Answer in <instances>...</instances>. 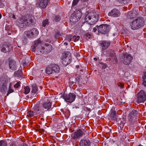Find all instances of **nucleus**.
I'll use <instances>...</instances> for the list:
<instances>
[{
    "instance_id": "nucleus-16",
    "label": "nucleus",
    "mask_w": 146,
    "mask_h": 146,
    "mask_svg": "<svg viewBox=\"0 0 146 146\" xmlns=\"http://www.w3.org/2000/svg\"><path fill=\"white\" fill-rule=\"evenodd\" d=\"M120 14L119 11L115 8L113 9L108 13V16L114 17H117L120 16Z\"/></svg>"
},
{
    "instance_id": "nucleus-19",
    "label": "nucleus",
    "mask_w": 146,
    "mask_h": 146,
    "mask_svg": "<svg viewBox=\"0 0 146 146\" xmlns=\"http://www.w3.org/2000/svg\"><path fill=\"white\" fill-rule=\"evenodd\" d=\"M138 12L135 11H130L128 12L127 17L128 18L133 19L136 17L137 16Z\"/></svg>"
},
{
    "instance_id": "nucleus-43",
    "label": "nucleus",
    "mask_w": 146,
    "mask_h": 146,
    "mask_svg": "<svg viewBox=\"0 0 146 146\" xmlns=\"http://www.w3.org/2000/svg\"><path fill=\"white\" fill-rule=\"evenodd\" d=\"M60 36L59 35V32H57L55 35V37H56V38H57L59 36Z\"/></svg>"
},
{
    "instance_id": "nucleus-6",
    "label": "nucleus",
    "mask_w": 146,
    "mask_h": 146,
    "mask_svg": "<svg viewBox=\"0 0 146 146\" xmlns=\"http://www.w3.org/2000/svg\"><path fill=\"white\" fill-rule=\"evenodd\" d=\"M98 31L102 34H105L110 30L109 26L107 24H102L99 26H97Z\"/></svg>"
},
{
    "instance_id": "nucleus-15",
    "label": "nucleus",
    "mask_w": 146,
    "mask_h": 146,
    "mask_svg": "<svg viewBox=\"0 0 146 146\" xmlns=\"http://www.w3.org/2000/svg\"><path fill=\"white\" fill-rule=\"evenodd\" d=\"M36 116L38 115L42 116L44 114L45 110L41 105L38 107H35L34 109Z\"/></svg>"
},
{
    "instance_id": "nucleus-51",
    "label": "nucleus",
    "mask_w": 146,
    "mask_h": 146,
    "mask_svg": "<svg viewBox=\"0 0 146 146\" xmlns=\"http://www.w3.org/2000/svg\"><path fill=\"white\" fill-rule=\"evenodd\" d=\"M64 44L66 45L68 44V43L67 42H65L64 43Z\"/></svg>"
},
{
    "instance_id": "nucleus-25",
    "label": "nucleus",
    "mask_w": 146,
    "mask_h": 146,
    "mask_svg": "<svg viewBox=\"0 0 146 146\" xmlns=\"http://www.w3.org/2000/svg\"><path fill=\"white\" fill-rule=\"evenodd\" d=\"M0 89L1 92L4 93L7 89V84L6 82L3 83L1 85Z\"/></svg>"
},
{
    "instance_id": "nucleus-49",
    "label": "nucleus",
    "mask_w": 146,
    "mask_h": 146,
    "mask_svg": "<svg viewBox=\"0 0 146 146\" xmlns=\"http://www.w3.org/2000/svg\"><path fill=\"white\" fill-rule=\"evenodd\" d=\"M94 60L95 61H96L97 60V58H94Z\"/></svg>"
},
{
    "instance_id": "nucleus-20",
    "label": "nucleus",
    "mask_w": 146,
    "mask_h": 146,
    "mask_svg": "<svg viewBox=\"0 0 146 146\" xmlns=\"http://www.w3.org/2000/svg\"><path fill=\"white\" fill-rule=\"evenodd\" d=\"M9 66L10 69L12 70H15L17 69V64L14 60H11L9 61Z\"/></svg>"
},
{
    "instance_id": "nucleus-18",
    "label": "nucleus",
    "mask_w": 146,
    "mask_h": 146,
    "mask_svg": "<svg viewBox=\"0 0 146 146\" xmlns=\"http://www.w3.org/2000/svg\"><path fill=\"white\" fill-rule=\"evenodd\" d=\"M110 44V41H102L99 45L102 50H104L108 48Z\"/></svg>"
},
{
    "instance_id": "nucleus-14",
    "label": "nucleus",
    "mask_w": 146,
    "mask_h": 146,
    "mask_svg": "<svg viewBox=\"0 0 146 146\" xmlns=\"http://www.w3.org/2000/svg\"><path fill=\"white\" fill-rule=\"evenodd\" d=\"M84 131H85L84 129H79L76 132L72 133L71 135V137L73 139L81 137L83 134Z\"/></svg>"
},
{
    "instance_id": "nucleus-46",
    "label": "nucleus",
    "mask_w": 146,
    "mask_h": 146,
    "mask_svg": "<svg viewBox=\"0 0 146 146\" xmlns=\"http://www.w3.org/2000/svg\"><path fill=\"white\" fill-rule=\"evenodd\" d=\"M70 54V53L69 52H66L65 54L64 55H69Z\"/></svg>"
},
{
    "instance_id": "nucleus-35",
    "label": "nucleus",
    "mask_w": 146,
    "mask_h": 146,
    "mask_svg": "<svg viewBox=\"0 0 146 146\" xmlns=\"http://www.w3.org/2000/svg\"><path fill=\"white\" fill-rule=\"evenodd\" d=\"M48 20L46 19L42 23V25L44 27H45L46 25H48Z\"/></svg>"
},
{
    "instance_id": "nucleus-12",
    "label": "nucleus",
    "mask_w": 146,
    "mask_h": 146,
    "mask_svg": "<svg viewBox=\"0 0 146 146\" xmlns=\"http://www.w3.org/2000/svg\"><path fill=\"white\" fill-rule=\"evenodd\" d=\"M121 60L125 65H128L131 62L133 58L131 55H122Z\"/></svg>"
},
{
    "instance_id": "nucleus-54",
    "label": "nucleus",
    "mask_w": 146,
    "mask_h": 146,
    "mask_svg": "<svg viewBox=\"0 0 146 146\" xmlns=\"http://www.w3.org/2000/svg\"><path fill=\"white\" fill-rule=\"evenodd\" d=\"M76 68H79V66L77 65V66H76Z\"/></svg>"
},
{
    "instance_id": "nucleus-8",
    "label": "nucleus",
    "mask_w": 146,
    "mask_h": 146,
    "mask_svg": "<svg viewBox=\"0 0 146 146\" xmlns=\"http://www.w3.org/2000/svg\"><path fill=\"white\" fill-rule=\"evenodd\" d=\"M52 48V46L51 44H45L43 46L41 47L40 52L41 54H47L51 51Z\"/></svg>"
},
{
    "instance_id": "nucleus-29",
    "label": "nucleus",
    "mask_w": 146,
    "mask_h": 146,
    "mask_svg": "<svg viewBox=\"0 0 146 146\" xmlns=\"http://www.w3.org/2000/svg\"><path fill=\"white\" fill-rule=\"evenodd\" d=\"M111 117L113 120H115L116 118L115 112L114 111H112L110 114Z\"/></svg>"
},
{
    "instance_id": "nucleus-53",
    "label": "nucleus",
    "mask_w": 146,
    "mask_h": 146,
    "mask_svg": "<svg viewBox=\"0 0 146 146\" xmlns=\"http://www.w3.org/2000/svg\"><path fill=\"white\" fill-rule=\"evenodd\" d=\"M2 17V15L0 13V19H1Z\"/></svg>"
},
{
    "instance_id": "nucleus-52",
    "label": "nucleus",
    "mask_w": 146,
    "mask_h": 146,
    "mask_svg": "<svg viewBox=\"0 0 146 146\" xmlns=\"http://www.w3.org/2000/svg\"><path fill=\"white\" fill-rule=\"evenodd\" d=\"M13 19H15V15H13Z\"/></svg>"
},
{
    "instance_id": "nucleus-30",
    "label": "nucleus",
    "mask_w": 146,
    "mask_h": 146,
    "mask_svg": "<svg viewBox=\"0 0 146 146\" xmlns=\"http://www.w3.org/2000/svg\"><path fill=\"white\" fill-rule=\"evenodd\" d=\"M25 89V92L24 93L25 94H28L30 91V89L29 88V87L28 86H27L25 87L24 88Z\"/></svg>"
},
{
    "instance_id": "nucleus-28",
    "label": "nucleus",
    "mask_w": 146,
    "mask_h": 146,
    "mask_svg": "<svg viewBox=\"0 0 146 146\" xmlns=\"http://www.w3.org/2000/svg\"><path fill=\"white\" fill-rule=\"evenodd\" d=\"M7 143L6 140H3L0 141V146H7Z\"/></svg>"
},
{
    "instance_id": "nucleus-2",
    "label": "nucleus",
    "mask_w": 146,
    "mask_h": 146,
    "mask_svg": "<svg viewBox=\"0 0 146 146\" xmlns=\"http://www.w3.org/2000/svg\"><path fill=\"white\" fill-rule=\"evenodd\" d=\"M144 20L143 17H138L133 20L130 23V26L133 30H137L143 26Z\"/></svg>"
},
{
    "instance_id": "nucleus-47",
    "label": "nucleus",
    "mask_w": 146,
    "mask_h": 146,
    "mask_svg": "<svg viewBox=\"0 0 146 146\" xmlns=\"http://www.w3.org/2000/svg\"><path fill=\"white\" fill-rule=\"evenodd\" d=\"M22 63H23V65L24 66L26 64H25V61H22Z\"/></svg>"
},
{
    "instance_id": "nucleus-42",
    "label": "nucleus",
    "mask_w": 146,
    "mask_h": 146,
    "mask_svg": "<svg viewBox=\"0 0 146 146\" xmlns=\"http://www.w3.org/2000/svg\"><path fill=\"white\" fill-rule=\"evenodd\" d=\"M19 146H28V145L26 144L23 143L20 144Z\"/></svg>"
},
{
    "instance_id": "nucleus-38",
    "label": "nucleus",
    "mask_w": 146,
    "mask_h": 146,
    "mask_svg": "<svg viewBox=\"0 0 146 146\" xmlns=\"http://www.w3.org/2000/svg\"><path fill=\"white\" fill-rule=\"evenodd\" d=\"M54 20L56 22H58L60 21V19L59 16H56L54 18Z\"/></svg>"
},
{
    "instance_id": "nucleus-32",
    "label": "nucleus",
    "mask_w": 146,
    "mask_h": 146,
    "mask_svg": "<svg viewBox=\"0 0 146 146\" xmlns=\"http://www.w3.org/2000/svg\"><path fill=\"white\" fill-rule=\"evenodd\" d=\"M80 38L79 36H74L72 37V40L75 42L77 41Z\"/></svg>"
},
{
    "instance_id": "nucleus-37",
    "label": "nucleus",
    "mask_w": 146,
    "mask_h": 146,
    "mask_svg": "<svg viewBox=\"0 0 146 146\" xmlns=\"http://www.w3.org/2000/svg\"><path fill=\"white\" fill-rule=\"evenodd\" d=\"M118 1L120 3H126L128 2L130 0H118Z\"/></svg>"
},
{
    "instance_id": "nucleus-45",
    "label": "nucleus",
    "mask_w": 146,
    "mask_h": 146,
    "mask_svg": "<svg viewBox=\"0 0 146 146\" xmlns=\"http://www.w3.org/2000/svg\"><path fill=\"white\" fill-rule=\"evenodd\" d=\"M97 28L96 27H94L93 29V31L94 32H96L97 31Z\"/></svg>"
},
{
    "instance_id": "nucleus-7",
    "label": "nucleus",
    "mask_w": 146,
    "mask_h": 146,
    "mask_svg": "<svg viewBox=\"0 0 146 146\" xmlns=\"http://www.w3.org/2000/svg\"><path fill=\"white\" fill-rule=\"evenodd\" d=\"M137 100L138 103H140L146 101V94L143 90H141L137 94Z\"/></svg>"
},
{
    "instance_id": "nucleus-17",
    "label": "nucleus",
    "mask_w": 146,
    "mask_h": 146,
    "mask_svg": "<svg viewBox=\"0 0 146 146\" xmlns=\"http://www.w3.org/2000/svg\"><path fill=\"white\" fill-rule=\"evenodd\" d=\"M52 102L50 100L44 102L42 105H40L45 111L49 110L51 107Z\"/></svg>"
},
{
    "instance_id": "nucleus-44",
    "label": "nucleus",
    "mask_w": 146,
    "mask_h": 146,
    "mask_svg": "<svg viewBox=\"0 0 146 146\" xmlns=\"http://www.w3.org/2000/svg\"><path fill=\"white\" fill-rule=\"evenodd\" d=\"M33 47V48H32V51L33 52H35V51L36 48V47H34V45Z\"/></svg>"
},
{
    "instance_id": "nucleus-26",
    "label": "nucleus",
    "mask_w": 146,
    "mask_h": 146,
    "mask_svg": "<svg viewBox=\"0 0 146 146\" xmlns=\"http://www.w3.org/2000/svg\"><path fill=\"white\" fill-rule=\"evenodd\" d=\"M33 88L31 90V93L33 95H35L37 94L38 88L36 85L33 86Z\"/></svg>"
},
{
    "instance_id": "nucleus-27",
    "label": "nucleus",
    "mask_w": 146,
    "mask_h": 146,
    "mask_svg": "<svg viewBox=\"0 0 146 146\" xmlns=\"http://www.w3.org/2000/svg\"><path fill=\"white\" fill-rule=\"evenodd\" d=\"M41 42L40 38H38L36 40H35L34 41V47H37L41 44Z\"/></svg>"
},
{
    "instance_id": "nucleus-56",
    "label": "nucleus",
    "mask_w": 146,
    "mask_h": 146,
    "mask_svg": "<svg viewBox=\"0 0 146 146\" xmlns=\"http://www.w3.org/2000/svg\"><path fill=\"white\" fill-rule=\"evenodd\" d=\"M9 123L10 124V125H11V123Z\"/></svg>"
},
{
    "instance_id": "nucleus-39",
    "label": "nucleus",
    "mask_w": 146,
    "mask_h": 146,
    "mask_svg": "<svg viewBox=\"0 0 146 146\" xmlns=\"http://www.w3.org/2000/svg\"><path fill=\"white\" fill-rule=\"evenodd\" d=\"M20 83L21 82H17V83L14 86V88H18L20 86Z\"/></svg>"
},
{
    "instance_id": "nucleus-4",
    "label": "nucleus",
    "mask_w": 146,
    "mask_h": 146,
    "mask_svg": "<svg viewBox=\"0 0 146 146\" xmlns=\"http://www.w3.org/2000/svg\"><path fill=\"white\" fill-rule=\"evenodd\" d=\"M38 30L34 28L30 31H26L25 32L24 36L25 38H33L36 36L38 34Z\"/></svg>"
},
{
    "instance_id": "nucleus-34",
    "label": "nucleus",
    "mask_w": 146,
    "mask_h": 146,
    "mask_svg": "<svg viewBox=\"0 0 146 146\" xmlns=\"http://www.w3.org/2000/svg\"><path fill=\"white\" fill-rule=\"evenodd\" d=\"M72 39L71 36L69 35H67L66 36L65 40L69 42H70Z\"/></svg>"
},
{
    "instance_id": "nucleus-50",
    "label": "nucleus",
    "mask_w": 146,
    "mask_h": 146,
    "mask_svg": "<svg viewBox=\"0 0 146 146\" xmlns=\"http://www.w3.org/2000/svg\"><path fill=\"white\" fill-rule=\"evenodd\" d=\"M88 0H81V1L82 2H84L86 1H88Z\"/></svg>"
},
{
    "instance_id": "nucleus-31",
    "label": "nucleus",
    "mask_w": 146,
    "mask_h": 146,
    "mask_svg": "<svg viewBox=\"0 0 146 146\" xmlns=\"http://www.w3.org/2000/svg\"><path fill=\"white\" fill-rule=\"evenodd\" d=\"M143 79V82L142 84L145 86L146 87V72H145L144 74Z\"/></svg>"
},
{
    "instance_id": "nucleus-40",
    "label": "nucleus",
    "mask_w": 146,
    "mask_h": 146,
    "mask_svg": "<svg viewBox=\"0 0 146 146\" xmlns=\"http://www.w3.org/2000/svg\"><path fill=\"white\" fill-rule=\"evenodd\" d=\"M79 0H74L72 2V5L75 6L78 3Z\"/></svg>"
},
{
    "instance_id": "nucleus-48",
    "label": "nucleus",
    "mask_w": 146,
    "mask_h": 146,
    "mask_svg": "<svg viewBox=\"0 0 146 146\" xmlns=\"http://www.w3.org/2000/svg\"><path fill=\"white\" fill-rule=\"evenodd\" d=\"M133 112L132 111V112H131V113L130 114H129V115L131 116V115H132L133 116ZM131 116H132V115H131Z\"/></svg>"
},
{
    "instance_id": "nucleus-1",
    "label": "nucleus",
    "mask_w": 146,
    "mask_h": 146,
    "mask_svg": "<svg viewBox=\"0 0 146 146\" xmlns=\"http://www.w3.org/2000/svg\"><path fill=\"white\" fill-rule=\"evenodd\" d=\"M35 19L32 16L29 15L23 17L18 21V25L21 27L30 26L35 23Z\"/></svg>"
},
{
    "instance_id": "nucleus-41",
    "label": "nucleus",
    "mask_w": 146,
    "mask_h": 146,
    "mask_svg": "<svg viewBox=\"0 0 146 146\" xmlns=\"http://www.w3.org/2000/svg\"><path fill=\"white\" fill-rule=\"evenodd\" d=\"M86 36L89 38H91L92 35L90 33H87L86 34Z\"/></svg>"
},
{
    "instance_id": "nucleus-9",
    "label": "nucleus",
    "mask_w": 146,
    "mask_h": 146,
    "mask_svg": "<svg viewBox=\"0 0 146 146\" xmlns=\"http://www.w3.org/2000/svg\"><path fill=\"white\" fill-rule=\"evenodd\" d=\"M12 45L8 43L4 42L1 44L0 49L1 52H6L9 51L12 48Z\"/></svg>"
},
{
    "instance_id": "nucleus-33",
    "label": "nucleus",
    "mask_w": 146,
    "mask_h": 146,
    "mask_svg": "<svg viewBox=\"0 0 146 146\" xmlns=\"http://www.w3.org/2000/svg\"><path fill=\"white\" fill-rule=\"evenodd\" d=\"M13 92V90L12 88L10 87H9L8 90L7 91V93L6 94V96H8L9 94Z\"/></svg>"
},
{
    "instance_id": "nucleus-11",
    "label": "nucleus",
    "mask_w": 146,
    "mask_h": 146,
    "mask_svg": "<svg viewBox=\"0 0 146 146\" xmlns=\"http://www.w3.org/2000/svg\"><path fill=\"white\" fill-rule=\"evenodd\" d=\"M62 63L63 66H66L69 64L71 61V55H62L61 57Z\"/></svg>"
},
{
    "instance_id": "nucleus-36",
    "label": "nucleus",
    "mask_w": 146,
    "mask_h": 146,
    "mask_svg": "<svg viewBox=\"0 0 146 146\" xmlns=\"http://www.w3.org/2000/svg\"><path fill=\"white\" fill-rule=\"evenodd\" d=\"M112 56H111V57L112 58H114V59L113 60V62L114 63H117V59L116 57V55H112Z\"/></svg>"
},
{
    "instance_id": "nucleus-21",
    "label": "nucleus",
    "mask_w": 146,
    "mask_h": 146,
    "mask_svg": "<svg viewBox=\"0 0 146 146\" xmlns=\"http://www.w3.org/2000/svg\"><path fill=\"white\" fill-rule=\"evenodd\" d=\"M53 73H58L60 71V68L57 65L55 64H51Z\"/></svg>"
},
{
    "instance_id": "nucleus-13",
    "label": "nucleus",
    "mask_w": 146,
    "mask_h": 146,
    "mask_svg": "<svg viewBox=\"0 0 146 146\" xmlns=\"http://www.w3.org/2000/svg\"><path fill=\"white\" fill-rule=\"evenodd\" d=\"M50 0H40L39 2H37L36 6L37 7L45 8L49 2Z\"/></svg>"
},
{
    "instance_id": "nucleus-3",
    "label": "nucleus",
    "mask_w": 146,
    "mask_h": 146,
    "mask_svg": "<svg viewBox=\"0 0 146 146\" xmlns=\"http://www.w3.org/2000/svg\"><path fill=\"white\" fill-rule=\"evenodd\" d=\"M98 13L94 11L89 13L86 15L85 20L86 22H89L91 24H94L98 20Z\"/></svg>"
},
{
    "instance_id": "nucleus-24",
    "label": "nucleus",
    "mask_w": 146,
    "mask_h": 146,
    "mask_svg": "<svg viewBox=\"0 0 146 146\" xmlns=\"http://www.w3.org/2000/svg\"><path fill=\"white\" fill-rule=\"evenodd\" d=\"M27 116L29 118H31L33 117H36L35 111H30L27 112Z\"/></svg>"
},
{
    "instance_id": "nucleus-22",
    "label": "nucleus",
    "mask_w": 146,
    "mask_h": 146,
    "mask_svg": "<svg viewBox=\"0 0 146 146\" xmlns=\"http://www.w3.org/2000/svg\"><path fill=\"white\" fill-rule=\"evenodd\" d=\"M90 141L89 140H80V146H89Z\"/></svg>"
},
{
    "instance_id": "nucleus-5",
    "label": "nucleus",
    "mask_w": 146,
    "mask_h": 146,
    "mask_svg": "<svg viewBox=\"0 0 146 146\" xmlns=\"http://www.w3.org/2000/svg\"><path fill=\"white\" fill-rule=\"evenodd\" d=\"M81 15V10L80 9L76 10L72 14L70 20L72 22H76L80 19Z\"/></svg>"
},
{
    "instance_id": "nucleus-10",
    "label": "nucleus",
    "mask_w": 146,
    "mask_h": 146,
    "mask_svg": "<svg viewBox=\"0 0 146 146\" xmlns=\"http://www.w3.org/2000/svg\"><path fill=\"white\" fill-rule=\"evenodd\" d=\"M75 94L70 93L68 94H64L63 96V98L66 102L71 103L74 101L76 98Z\"/></svg>"
},
{
    "instance_id": "nucleus-23",
    "label": "nucleus",
    "mask_w": 146,
    "mask_h": 146,
    "mask_svg": "<svg viewBox=\"0 0 146 146\" xmlns=\"http://www.w3.org/2000/svg\"><path fill=\"white\" fill-rule=\"evenodd\" d=\"M45 71L46 73L48 74H50L53 73L51 64L46 67L45 69Z\"/></svg>"
},
{
    "instance_id": "nucleus-55",
    "label": "nucleus",
    "mask_w": 146,
    "mask_h": 146,
    "mask_svg": "<svg viewBox=\"0 0 146 146\" xmlns=\"http://www.w3.org/2000/svg\"><path fill=\"white\" fill-rule=\"evenodd\" d=\"M80 56V55H77L76 57H78V56Z\"/></svg>"
}]
</instances>
